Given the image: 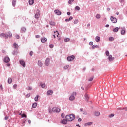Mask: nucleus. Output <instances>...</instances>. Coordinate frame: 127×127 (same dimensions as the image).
<instances>
[{
  "mask_svg": "<svg viewBox=\"0 0 127 127\" xmlns=\"http://www.w3.org/2000/svg\"><path fill=\"white\" fill-rule=\"evenodd\" d=\"M76 116L74 114H71L70 115H67L65 116V119L67 120L68 122H72V121H74L75 120V117Z\"/></svg>",
  "mask_w": 127,
  "mask_h": 127,
  "instance_id": "f257e3e1",
  "label": "nucleus"
},
{
  "mask_svg": "<svg viewBox=\"0 0 127 127\" xmlns=\"http://www.w3.org/2000/svg\"><path fill=\"white\" fill-rule=\"evenodd\" d=\"M74 59H75V55H74L68 56L67 58V60H68V61H73Z\"/></svg>",
  "mask_w": 127,
  "mask_h": 127,
  "instance_id": "f03ea898",
  "label": "nucleus"
},
{
  "mask_svg": "<svg viewBox=\"0 0 127 127\" xmlns=\"http://www.w3.org/2000/svg\"><path fill=\"white\" fill-rule=\"evenodd\" d=\"M50 63V59L48 58H47L45 61V66H49Z\"/></svg>",
  "mask_w": 127,
  "mask_h": 127,
  "instance_id": "7ed1b4c3",
  "label": "nucleus"
},
{
  "mask_svg": "<svg viewBox=\"0 0 127 127\" xmlns=\"http://www.w3.org/2000/svg\"><path fill=\"white\" fill-rule=\"evenodd\" d=\"M52 112H54V113H59V112H60V109L54 107L52 109Z\"/></svg>",
  "mask_w": 127,
  "mask_h": 127,
  "instance_id": "20e7f679",
  "label": "nucleus"
},
{
  "mask_svg": "<svg viewBox=\"0 0 127 127\" xmlns=\"http://www.w3.org/2000/svg\"><path fill=\"white\" fill-rule=\"evenodd\" d=\"M110 19L113 23H117V22H118V20H117V18L113 16H111L110 17Z\"/></svg>",
  "mask_w": 127,
  "mask_h": 127,
  "instance_id": "39448f33",
  "label": "nucleus"
},
{
  "mask_svg": "<svg viewBox=\"0 0 127 127\" xmlns=\"http://www.w3.org/2000/svg\"><path fill=\"white\" fill-rule=\"evenodd\" d=\"M10 61V59L9 57H5L4 59V62L5 63H8Z\"/></svg>",
  "mask_w": 127,
  "mask_h": 127,
  "instance_id": "423d86ee",
  "label": "nucleus"
},
{
  "mask_svg": "<svg viewBox=\"0 0 127 127\" xmlns=\"http://www.w3.org/2000/svg\"><path fill=\"white\" fill-rule=\"evenodd\" d=\"M19 62L21 64V65L24 67V68H25V66H26V65L25 64V62H24V61L21 60L19 61Z\"/></svg>",
  "mask_w": 127,
  "mask_h": 127,
  "instance_id": "0eeeda50",
  "label": "nucleus"
},
{
  "mask_svg": "<svg viewBox=\"0 0 127 127\" xmlns=\"http://www.w3.org/2000/svg\"><path fill=\"white\" fill-rule=\"evenodd\" d=\"M62 124H63L64 125H67L68 124V120L67 119H63L62 122Z\"/></svg>",
  "mask_w": 127,
  "mask_h": 127,
  "instance_id": "6e6552de",
  "label": "nucleus"
},
{
  "mask_svg": "<svg viewBox=\"0 0 127 127\" xmlns=\"http://www.w3.org/2000/svg\"><path fill=\"white\" fill-rule=\"evenodd\" d=\"M52 94H53V91L51 90H49L47 91V96H51Z\"/></svg>",
  "mask_w": 127,
  "mask_h": 127,
  "instance_id": "1a4fd4ad",
  "label": "nucleus"
},
{
  "mask_svg": "<svg viewBox=\"0 0 127 127\" xmlns=\"http://www.w3.org/2000/svg\"><path fill=\"white\" fill-rule=\"evenodd\" d=\"M54 12L57 15H61V12L59 10H55Z\"/></svg>",
  "mask_w": 127,
  "mask_h": 127,
  "instance_id": "9d476101",
  "label": "nucleus"
},
{
  "mask_svg": "<svg viewBox=\"0 0 127 127\" xmlns=\"http://www.w3.org/2000/svg\"><path fill=\"white\" fill-rule=\"evenodd\" d=\"M108 59L109 60V61H113L114 59H115V58L113 57V56L112 55H110L108 56Z\"/></svg>",
  "mask_w": 127,
  "mask_h": 127,
  "instance_id": "9b49d317",
  "label": "nucleus"
},
{
  "mask_svg": "<svg viewBox=\"0 0 127 127\" xmlns=\"http://www.w3.org/2000/svg\"><path fill=\"white\" fill-rule=\"evenodd\" d=\"M13 47L14 48H15L16 50H18V48L19 47V46H18V44H16V43H14L13 44Z\"/></svg>",
  "mask_w": 127,
  "mask_h": 127,
  "instance_id": "f8f14e48",
  "label": "nucleus"
},
{
  "mask_svg": "<svg viewBox=\"0 0 127 127\" xmlns=\"http://www.w3.org/2000/svg\"><path fill=\"white\" fill-rule=\"evenodd\" d=\"M38 66H39V67H42V66H43V64L42 63L41 61L38 60Z\"/></svg>",
  "mask_w": 127,
  "mask_h": 127,
  "instance_id": "ddd939ff",
  "label": "nucleus"
},
{
  "mask_svg": "<svg viewBox=\"0 0 127 127\" xmlns=\"http://www.w3.org/2000/svg\"><path fill=\"white\" fill-rule=\"evenodd\" d=\"M40 16V14H39V12H37L36 14H35V18L36 19H38Z\"/></svg>",
  "mask_w": 127,
  "mask_h": 127,
  "instance_id": "4468645a",
  "label": "nucleus"
},
{
  "mask_svg": "<svg viewBox=\"0 0 127 127\" xmlns=\"http://www.w3.org/2000/svg\"><path fill=\"white\" fill-rule=\"evenodd\" d=\"M84 97L85 98V100H86V101L88 102V101H89V99H90V97H89V95L86 93L84 95Z\"/></svg>",
  "mask_w": 127,
  "mask_h": 127,
  "instance_id": "2eb2a0df",
  "label": "nucleus"
},
{
  "mask_svg": "<svg viewBox=\"0 0 127 127\" xmlns=\"http://www.w3.org/2000/svg\"><path fill=\"white\" fill-rule=\"evenodd\" d=\"M41 41L42 43H45V42L47 41V39L46 38H42L41 39Z\"/></svg>",
  "mask_w": 127,
  "mask_h": 127,
  "instance_id": "dca6fc26",
  "label": "nucleus"
},
{
  "mask_svg": "<svg viewBox=\"0 0 127 127\" xmlns=\"http://www.w3.org/2000/svg\"><path fill=\"white\" fill-rule=\"evenodd\" d=\"M12 4L13 7H15V5H16V0H12Z\"/></svg>",
  "mask_w": 127,
  "mask_h": 127,
  "instance_id": "f3484780",
  "label": "nucleus"
},
{
  "mask_svg": "<svg viewBox=\"0 0 127 127\" xmlns=\"http://www.w3.org/2000/svg\"><path fill=\"white\" fill-rule=\"evenodd\" d=\"M19 116H21L22 118H26V117H27V116L26 115V114L23 113L22 114L21 113H19Z\"/></svg>",
  "mask_w": 127,
  "mask_h": 127,
  "instance_id": "a211bd4d",
  "label": "nucleus"
},
{
  "mask_svg": "<svg viewBox=\"0 0 127 127\" xmlns=\"http://www.w3.org/2000/svg\"><path fill=\"white\" fill-rule=\"evenodd\" d=\"M34 3V0H29V4L30 5H32Z\"/></svg>",
  "mask_w": 127,
  "mask_h": 127,
  "instance_id": "6ab92c4d",
  "label": "nucleus"
},
{
  "mask_svg": "<svg viewBox=\"0 0 127 127\" xmlns=\"http://www.w3.org/2000/svg\"><path fill=\"white\" fill-rule=\"evenodd\" d=\"M100 40H101V38L98 36H97L95 38V41H96V42H99V41H100Z\"/></svg>",
  "mask_w": 127,
  "mask_h": 127,
  "instance_id": "aec40b11",
  "label": "nucleus"
},
{
  "mask_svg": "<svg viewBox=\"0 0 127 127\" xmlns=\"http://www.w3.org/2000/svg\"><path fill=\"white\" fill-rule=\"evenodd\" d=\"M72 19H73V17L70 16V17H69V18H68V19H65V21H66V22H69V21H70V20H72Z\"/></svg>",
  "mask_w": 127,
  "mask_h": 127,
  "instance_id": "412c9836",
  "label": "nucleus"
},
{
  "mask_svg": "<svg viewBox=\"0 0 127 127\" xmlns=\"http://www.w3.org/2000/svg\"><path fill=\"white\" fill-rule=\"evenodd\" d=\"M70 101H74L75 100V96L74 95H71L69 97Z\"/></svg>",
  "mask_w": 127,
  "mask_h": 127,
  "instance_id": "4be33fe9",
  "label": "nucleus"
},
{
  "mask_svg": "<svg viewBox=\"0 0 127 127\" xmlns=\"http://www.w3.org/2000/svg\"><path fill=\"white\" fill-rule=\"evenodd\" d=\"M125 33H126V31H125V29L122 28V30L121 31V34L122 35H125Z\"/></svg>",
  "mask_w": 127,
  "mask_h": 127,
  "instance_id": "5701e85b",
  "label": "nucleus"
},
{
  "mask_svg": "<svg viewBox=\"0 0 127 127\" xmlns=\"http://www.w3.org/2000/svg\"><path fill=\"white\" fill-rule=\"evenodd\" d=\"M12 83V78L9 77L8 79V84H11Z\"/></svg>",
  "mask_w": 127,
  "mask_h": 127,
  "instance_id": "b1692460",
  "label": "nucleus"
},
{
  "mask_svg": "<svg viewBox=\"0 0 127 127\" xmlns=\"http://www.w3.org/2000/svg\"><path fill=\"white\" fill-rule=\"evenodd\" d=\"M113 32H118L119 31V28L116 27L113 29Z\"/></svg>",
  "mask_w": 127,
  "mask_h": 127,
  "instance_id": "393cba45",
  "label": "nucleus"
},
{
  "mask_svg": "<svg viewBox=\"0 0 127 127\" xmlns=\"http://www.w3.org/2000/svg\"><path fill=\"white\" fill-rule=\"evenodd\" d=\"M92 124H93V122H87L86 123H85L84 126H91V125H92Z\"/></svg>",
  "mask_w": 127,
  "mask_h": 127,
  "instance_id": "a878e982",
  "label": "nucleus"
},
{
  "mask_svg": "<svg viewBox=\"0 0 127 127\" xmlns=\"http://www.w3.org/2000/svg\"><path fill=\"white\" fill-rule=\"evenodd\" d=\"M95 116H96V117H98L99 116H100V112L98 111H95V113H94Z\"/></svg>",
  "mask_w": 127,
  "mask_h": 127,
  "instance_id": "bb28decb",
  "label": "nucleus"
},
{
  "mask_svg": "<svg viewBox=\"0 0 127 127\" xmlns=\"http://www.w3.org/2000/svg\"><path fill=\"white\" fill-rule=\"evenodd\" d=\"M32 108H35L36 107H37V103L35 102L32 105Z\"/></svg>",
  "mask_w": 127,
  "mask_h": 127,
  "instance_id": "cd10ccee",
  "label": "nucleus"
},
{
  "mask_svg": "<svg viewBox=\"0 0 127 127\" xmlns=\"http://www.w3.org/2000/svg\"><path fill=\"white\" fill-rule=\"evenodd\" d=\"M39 95H37L35 98H34V100L35 101V102H38V98H39Z\"/></svg>",
  "mask_w": 127,
  "mask_h": 127,
  "instance_id": "c85d7f7f",
  "label": "nucleus"
},
{
  "mask_svg": "<svg viewBox=\"0 0 127 127\" xmlns=\"http://www.w3.org/2000/svg\"><path fill=\"white\" fill-rule=\"evenodd\" d=\"M7 35H8V37H10V38L12 37V34L11 33V32H8Z\"/></svg>",
  "mask_w": 127,
  "mask_h": 127,
  "instance_id": "c756f323",
  "label": "nucleus"
},
{
  "mask_svg": "<svg viewBox=\"0 0 127 127\" xmlns=\"http://www.w3.org/2000/svg\"><path fill=\"white\" fill-rule=\"evenodd\" d=\"M17 50H14L12 54H13V55H16V54H17V51H16Z\"/></svg>",
  "mask_w": 127,
  "mask_h": 127,
  "instance_id": "7c9ffc66",
  "label": "nucleus"
},
{
  "mask_svg": "<svg viewBox=\"0 0 127 127\" xmlns=\"http://www.w3.org/2000/svg\"><path fill=\"white\" fill-rule=\"evenodd\" d=\"M49 24L52 26H55V23H54V22H50Z\"/></svg>",
  "mask_w": 127,
  "mask_h": 127,
  "instance_id": "2f4dec72",
  "label": "nucleus"
},
{
  "mask_svg": "<svg viewBox=\"0 0 127 127\" xmlns=\"http://www.w3.org/2000/svg\"><path fill=\"white\" fill-rule=\"evenodd\" d=\"M5 34H4V33H2L0 34V37H1V38H3V37H4V35Z\"/></svg>",
  "mask_w": 127,
  "mask_h": 127,
  "instance_id": "473e14b6",
  "label": "nucleus"
},
{
  "mask_svg": "<svg viewBox=\"0 0 127 127\" xmlns=\"http://www.w3.org/2000/svg\"><path fill=\"white\" fill-rule=\"evenodd\" d=\"M109 40L110 42L114 41V38L113 37H110L109 38Z\"/></svg>",
  "mask_w": 127,
  "mask_h": 127,
  "instance_id": "72a5a7b5",
  "label": "nucleus"
},
{
  "mask_svg": "<svg viewBox=\"0 0 127 127\" xmlns=\"http://www.w3.org/2000/svg\"><path fill=\"white\" fill-rule=\"evenodd\" d=\"M54 33H55V35H57V37H58V35H59V33L57 31L54 32Z\"/></svg>",
  "mask_w": 127,
  "mask_h": 127,
  "instance_id": "f704fd0d",
  "label": "nucleus"
},
{
  "mask_svg": "<svg viewBox=\"0 0 127 127\" xmlns=\"http://www.w3.org/2000/svg\"><path fill=\"white\" fill-rule=\"evenodd\" d=\"M75 9L76 10H80L81 9V8H80V7H79L78 6H76L75 7Z\"/></svg>",
  "mask_w": 127,
  "mask_h": 127,
  "instance_id": "c9c22d12",
  "label": "nucleus"
},
{
  "mask_svg": "<svg viewBox=\"0 0 127 127\" xmlns=\"http://www.w3.org/2000/svg\"><path fill=\"white\" fill-rule=\"evenodd\" d=\"M65 42H69L70 41V38H66L64 39Z\"/></svg>",
  "mask_w": 127,
  "mask_h": 127,
  "instance_id": "e433bc0d",
  "label": "nucleus"
},
{
  "mask_svg": "<svg viewBox=\"0 0 127 127\" xmlns=\"http://www.w3.org/2000/svg\"><path fill=\"white\" fill-rule=\"evenodd\" d=\"M96 18H97V19H99V18H101V15L97 14L96 15Z\"/></svg>",
  "mask_w": 127,
  "mask_h": 127,
  "instance_id": "4c0bfd02",
  "label": "nucleus"
},
{
  "mask_svg": "<svg viewBox=\"0 0 127 127\" xmlns=\"http://www.w3.org/2000/svg\"><path fill=\"white\" fill-rule=\"evenodd\" d=\"M78 22H79V20L78 19H75L74 22L73 23L74 24H77V23H78Z\"/></svg>",
  "mask_w": 127,
  "mask_h": 127,
  "instance_id": "58836bf2",
  "label": "nucleus"
},
{
  "mask_svg": "<svg viewBox=\"0 0 127 127\" xmlns=\"http://www.w3.org/2000/svg\"><path fill=\"white\" fill-rule=\"evenodd\" d=\"M21 30L22 31H23V32H25V31H26V28L25 27H23L21 28Z\"/></svg>",
  "mask_w": 127,
  "mask_h": 127,
  "instance_id": "ea45409f",
  "label": "nucleus"
},
{
  "mask_svg": "<svg viewBox=\"0 0 127 127\" xmlns=\"http://www.w3.org/2000/svg\"><path fill=\"white\" fill-rule=\"evenodd\" d=\"M105 54H106V56H110V52H109V51H106L105 52Z\"/></svg>",
  "mask_w": 127,
  "mask_h": 127,
  "instance_id": "a19ab883",
  "label": "nucleus"
},
{
  "mask_svg": "<svg viewBox=\"0 0 127 127\" xmlns=\"http://www.w3.org/2000/svg\"><path fill=\"white\" fill-rule=\"evenodd\" d=\"M4 38L5 39H7V38H8V35L7 34H5Z\"/></svg>",
  "mask_w": 127,
  "mask_h": 127,
  "instance_id": "79ce46f5",
  "label": "nucleus"
},
{
  "mask_svg": "<svg viewBox=\"0 0 127 127\" xmlns=\"http://www.w3.org/2000/svg\"><path fill=\"white\" fill-rule=\"evenodd\" d=\"M114 116H115V114L112 113V114H110L109 115V118H113Z\"/></svg>",
  "mask_w": 127,
  "mask_h": 127,
  "instance_id": "37998d69",
  "label": "nucleus"
},
{
  "mask_svg": "<svg viewBox=\"0 0 127 127\" xmlns=\"http://www.w3.org/2000/svg\"><path fill=\"white\" fill-rule=\"evenodd\" d=\"M74 0H69L68 1V4H72V2H73Z\"/></svg>",
  "mask_w": 127,
  "mask_h": 127,
  "instance_id": "c03bdc74",
  "label": "nucleus"
},
{
  "mask_svg": "<svg viewBox=\"0 0 127 127\" xmlns=\"http://www.w3.org/2000/svg\"><path fill=\"white\" fill-rule=\"evenodd\" d=\"M61 117L62 118V119H64V118H65V113H62Z\"/></svg>",
  "mask_w": 127,
  "mask_h": 127,
  "instance_id": "a18cd8bd",
  "label": "nucleus"
},
{
  "mask_svg": "<svg viewBox=\"0 0 127 127\" xmlns=\"http://www.w3.org/2000/svg\"><path fill=\"white\" fill-rule=\"evenodd\" d=\"M94 79V77H91L88 79L89 82H92V81H93V80Z\"/></svg>",
  "mask_w": 127,
  "mask_h": 127,
  "instance_id": "49530a36",
  "label": "nucleus"
},
{
  "mask_svg": "<svg viewBox=\"0 0 127 127\" xmlns=\"http://www.w3.org/2000/svg\"><path fill=\"white\" fill-rule=\"evenodd\" d=\"M41 86L42 88H45V84L44 83H41Z\"/></svg>",
  "mask_w": 127,
  "mask_h": 127,
  "instance_id": "de8ad7c7",
  "label": "nucleus"
},
{
  "mask_svg": "<svg viewBox=\"0 0 127 127\" xmlns=\"http://www.w3.org/2000/svg\"><path fill=\"white\" fill-rule=\"evenodd\" d=\"M15 37L17 39H19L20 38V36H19V35H16Z\"/></svg>",
  "mask_w": 127,
  "mask_h": 127,
  "instance_id": "09e8293b",
  "label": "nucleus"
},
{
  "mask_svg": "<svg viewBox=\"0 0 127 127\" xmlns=\"http://www.w3.org/2000/svg\"><path fill=\"white\" fill-rule=\"evenodd\" d=\"M33 54V52L32 51H31L30 52V53H29V55H30V56H32Z\"/></svg>",
  "mask_w": 127,
  "mask_h": 127,
  "instance_id": "8fccbe9b",
  "label": "nucleus"
},
{
  "mask_svg": "<svg viewBox=\"0 0 127 127\" xmlns=\"http://www.w3.org/2000/svg\"><path fill=\"white\" fill-rule=\"evenodd\" d=\"M49 47L50 48H53V47H54V45H53V44H50L49 45Z\"/></svg>",
  "mask_w": 127,
  "mask_h": 127,
  "instance_id": "3c124183",
  "label": "nucleus"
},
{
  "mask_svg": "<svg viewBox=\"0 0 127 127\" xmlns=\"http://www.w3.org/2000/svg\"><path fill=\"white\" fill-rule=\"evenodd\" d=\"M29 97H30V93H28L26 95V98H29Z\"/></svg>",
  "mask_w": 127,
  "mask_h": 127,
  "instance_id": "603ef678",
  "label": "nucleus"
},
{
  "mask_svg": "<svg viewBox=\"0 0 127 127\" xmlns=\"http://www.w3.org/2000/svg\"><path fill=\"white\" fill-rule=\"evenodd\" d=\"M16 88H17V85L16 84H14L13 88L14 89H16Z\"/></svg>",
  "mask_w": 127,
  "mask_h": 127,
  "instance_id": "864d4df0",
  "label": "nucleus"
},
{
  "mask_svg": "<svg viewBox=\"0 0 127 127\" xmlns=\"http://www.w3.org/2000/svg\"><path fill=\"white\" fill-rule=\"evenodd\" d=\"M95 48H96V45H92L91 47V49H95Z\"/></svg>",
  "mask_w": 127,
  "mask_h": 127,
  "instance_id": "5fc2aeb1",
  "label": "nucleus"
},
{
  "mask_svg": "<svg viewBox=\"0 0 127 127\" xmlns=\"http://www.w3.org/2000/svg\"><path fill=\"white\" fill-rule=\"evenodd\" d=\"M76 95H77V93L76 92H73L71 96H74V97H75V96H76Z\"/></svg>",
  "mask_w": 127,
  "mask_h": 127,
  "instance_id": "6e6d98bb",
  "label": "nucleus"
},
{
  "mask_svg": "<svg viewBox=\"0 0 127 127\" xmlns=\"http://www.w3.org/2000/svg\"><path fill=\"white\" fill-rule=\"evenodd\" d=\"M28 90H29V91H31V90H32V87H31V86H28Z\"/></svg>",
  "mask_w": 127,
  "mask_h": 127,
  "instance_id": "4d7b16f0",
  "label": "nucleus"
},
{
  "mask_svg": "<svg viewBox=\"0 0 127 127\" xmlns=\"http://www.w3.org/2000/svg\"><path fill=\"white\" fill-rule=\"evenodd\" d=\"M87 114H88V113L87 112V111H83V115H87Z\"/></svg>",
  "mask_w": 127,
  "mask_h": 127,
  "instance_id": "13d9d810",
  "label": "nucleus"
},
{
  "mask_svg": "<svg viewBox=\"0 0 127 127\" xmlns=\"http://www.w3.org/2000/svg\"><path fill=\"white\" fill-rule=\"evenodd\" d=\"M68 68H69V65H66L64 66V69H67Z\"/></svg>",
  "mask_w": 127,
  "mask_h": 127,
  "instance_id": "bf43d9fd",
  "label": "nucleus"
},
{
  "mask_svg": "<svg viewBox=\"0 0 127 127\" xmlns=\"http://www.w3.org/2000/svg\"><path fill=\"white\" fill-rule=\"evenodd\" d=\"M36 38H39L40 37V35H37L35 36Z\"/></svg>",
  "mask_w": 127,
  "mask_h": 127,
  "instance_id": "052dcab7",
  "label": "nucleus"
},
{
  "mask_svg": "<svg viewBox=\"0 0 127 127\" xmlns=\"http://www.w3.org/2000/svg\"><path fill=\"white\" fill-rule=\"evenodd\" d=\"M6 66H7V67H10V63L6 64Z\"/></svg>",
  "mask_w": 127,
  "mask_h": 127,
  "instance_id": "680f3d73",
  "label": "nucleus"
},
{
  "mask_svg": "<svg viewBox=\"0 0 127 127\" xmlns=\"http://www.w3.org/2000/svg\"><path fill=\"white\" fill-rule=\"evenodd\" d=\"M93 44H94V43L93 42H89V45H93Z\"/></svg>",
  "mask_w": 127,
  "mask_h": 127,
  "instance_id": "e2e57ef3",
  "label": "nucleus"
},
{
  "mask_svg": "<svg viewBox=\"0 0 127 127\" xmlns=\"http://www.w3.org/2000/svg\"><path fill=\"white\" fill-rule=\"evenodd\" d=\"M9 118V117L8 116H6L4 119H5V120H8Z\"/></svg>",
  "mask_w": 127,
  "mask_h": 127,
  "instance_id": "0e129e2a",
  "label": "nucleus"
},
{
  "mask_svg": "<svg viewBox=\"0 0 127 127\" xmlns=\"http://www.w3.org/2000/svg\"><path fill=\"white\" fill-rule=\"evenodd\" d=\"M124 0H119V2H120V3H122V2H124Z\"/></svg>",
  "mask_w": 127,
  "mask_h": 127,
  "instance_id": "69168bd1",
  "label": "nucleus"
},
{
  "mask_svg": "<svg viewBox=\"0 0 127 127\" xmlns=\"http://www.w3.org/2000/svg\"><path fill=\"white\" fill-rule=\"evenodd\" d=\"M67 15H71V12H68L67 13Z\"/></svg>",
  "mask_w": 127,
  "mask_h": 127,
  "instance_id": "338daca9",
  "label": "nucleus"
},
{
  "mask_svg": "<svg viewBox=\"0 0 127 127\" xmlns=\"http://www.w3.org/2000/svg\"><path fill=\"white\" fill-rule=\"evenodd\" d=\"M78 122H82V119L81 118L78 119Z\"/></svg>",
  "mask_w": 127,
  "mask_h": 127,
  "instance_id": "774afa93",
  "label": "nucleus"
}]
</instances>
